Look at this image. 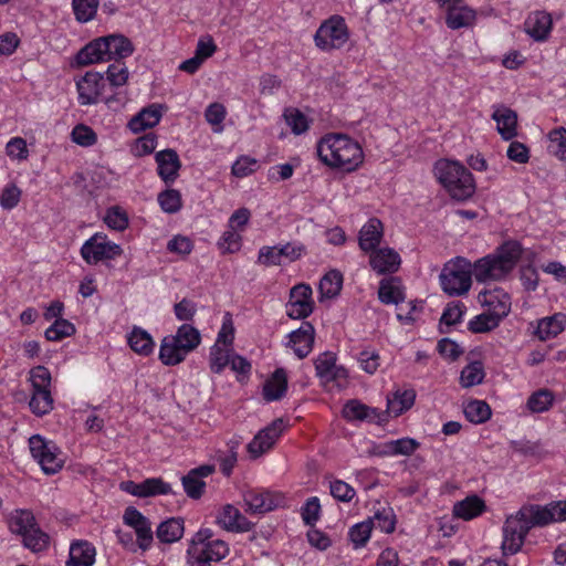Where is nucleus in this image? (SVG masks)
<instances>
[{"label":"nucleus","instance_id":"1","mask_svg":"<svg viewBox=\"0 0 566 566\" xmlns=\"http://www.w3.org/2000/svg\"><path fill=\"white\" fill-rule=\"evenodd\" d=\"M523 252L518 241L510 240L501 244L494 253L488 254L472 265L464 258H457L444 265L440 282L450 296L465 294L472 284V275L479 283L501 281L515 268Z\"/></svg>","mask_w":566,"mask_h":566},{"label":"nucleus","instance_id":"2","mask_svg":"<svg viewBox=\"0 0 566 566\" xmlns=\"http://www.w3.org/2000/svg\"><path fill=\"white\" fill-rule=\"evenodd\" d=\"M317 155L326 166L344 172L355 171L364 161L360 145L344 134H328L317 144Z\"/></svg>","mask_w":566,"mask_h":566},{"label":"nucleus","instance_id":"3","mask_svg":"<svg viewBox=\"0 0 566 566\" xmlns=\"http://www.w3.org/2000/svg\"><path fill=\"white\" fill-rule=\"evenodd\" d=\"M201 342L200 332L190 324L178 327L176 335L164 337L159 348V359L166 366H175L185 360L187 354Z\"/></svg>","mask_w":566,"mask_h":566},{"label":"nucleus","instance_id":"4","mask_svg":"<svg viewBox=\"0 0 566 566\" xmlns=\"http://www.w3.org/2000/svg\"><path fill=\"white\" fill-rule=\"evenodd\" d=\"M434 170L438 180L453 199L462 201L474 193L473 175L463 165L452 160H439Z\"/></svg>","mask_w":566,"mask_h":566},{"label":"nucleus","instance_id":"5","mask_svg":"<svg viewBox=\"0 0 566 566\" xmlns=\"http://www.w3.org/2000/svg\"><path fill=\"white\" fill-rule=\"evenodd\" d=\"M212 535L210 528L196 533L187 551L189 566H211V562H219L228 555V544L221 539L211 541Z\"/></svg>","mask_w":566,"mask_h":566},{"label":"nucleus","instance_id":"6","mask_svg":"<svg viewBox=\"0 0 566 566\" xmlns=\"http://www.w3.org/2000/svg\"><path fill=\"white\" fill-rule=\"evenodd\" d=\"M349 38L345 19L340 15H332L316 30L314 41L323 51L340 49Z\"/></svg>","mask_w":566,"mask_h":566},{"label":"nucleus","instance_id":"7","mask_svg":"<svg viewBox=\"0 0 566 566\" xmlns=\"http://www.w3.org/2000/svg\"><path fill=\"white\" fill-rule=\"evenodd\" d=\"M531 531L525 516L516 514L510 515L503 525L502 551L504 555H514L522 548L525 537Z\"/></svg>","mask_w":566,"mask_h":566},{"label":"nucleus","instance_id":"8","mask_svg":"<svg viewBox=\"0 0 566 566\" xmlns=\"http://www.w3.org/2000/svg\"><path fill=\"white\" fill-rule=\"evenodd\" d=\"M123 253L119 244L107 241L106 235L96 233L84 242L81 255L88 264H96L104 260H113Z\"/></svg>","mask_w":566,"mask_h":566},{"label":"nucleus","instance_id":"9","mask_svg":"<svg viewBox=\"0 0 566 566\" xmlns=\"http://www.w3.org/2000/svg\"><path fill=\"white\" fill-rule=\"evenodd\" d=\"M312 287L308 284L300 283L290 291V300L286 304L287 316L293 319H304L314 311L312 300Z\"/></svg>","mask_w":566,"mask_h":566},{"label":"nucleus","instance_id":"10","mask_svg":"<svg viewBox=\"0 0 566 566\" xmlns=\"http://www.w3.org/2000/svg\"><path fill=\"white\" fill-rule=\"evenodd\" d=\"M124 523L134 528L137 536L138 547L147 551L153 543L151 524L136 507H126L123 515Z\"/></svg>","mask_w":566,"mask_h":566},{"label":"nucleus","instance_id":"11","mask_svg":"<svg viewBox=\"0 0 566 566\" xmlns=\"http://www.w3.org/2000/svg\"><path fill=\"white\" fill-rule=\"evenodd\" d=\"M78 98L82 105H92L97 103L98 97L103 96L106 88V80L102 73L87 72L76 84Z\"/></svg>","mask_w":566,"mask_h":566},{"label":"nucleus","instance_id":"12","mask_svg":"<svg viewBox=\"0 0 566 566\" xmlns=\"http://www.w3.org/2000/svg\"><path fill=\"white\" fill-rule=\"evenodd\" d=\"M284 429L283 419H275L271 424L260 430L253 440L248 444V451L252 458H259L270 450Z\"/></svg>","mask_w":566,"mask_h":566},{"label":"nucleus","instance_id":"13","mask_svg":"<svg viewBox=\"0 0 566 566\" xmlns=\"http://www.w3.org/2000/svg\"><path fill=\"white\" fill-rule=\"evenodd\" d=\"M478 301L500 319L506 317L511 311V296L501 287L481 291Z\"/></svg>","mask_w":566,"mask_h":566},{"label":"nucleus","instance_id":"14","mask_svg":"<svg viewBox=\"0 0 566 566\" xmlns=\"http://www.w3.org/2000/svg\"><path fill=\"white\" fill-rule=\"evenodd\" d=\"M120 490L138 497H149L161 494H168L171 491L170 484L160 478H149L140 483L134 481H123Z\"/></svg>","mask_w":566,"mask_h":566},{"label":"nucleus","instance_id":"15","mask_svg":"<svg viewBox=\"0 0 566 566\" xmlns=\"http://www.w3.org/2000/svg\"><path fill=\"white\" fill-rule=\"evenodd\" d=\"M157 174L165 184H172L179 176L181 161L175 149L167 148L156 153Z\"/></svg>","mask_w":566,"mask_h":566},{"label":"nucleus","instance_id":"16","mask_svg":"<svg viewBox=\"0 0 566 566\" xmlns=\"http://www.w3.org/2000/svg\"><path fill=\"white\" fill-rule=\"evenodd\" d=\"M289 346L294 354L303 359L310 355L315 340V329L310 322H303L301 327L293 331L290 335Z\"/></svg>","mask_w":566,"mask_h":566},{"label":"nucleus","instance_id":"17","mask_svg":"<svg viewBox=\"0 0 566 566\" xmlns=\"http://www.w3.org/2000/svg\"><path fill=\"white\" fill-rule=\"evenodd\" d=\"M213 472L214 465L212 464H203L190 470L188 474L181 479L186 494L193 500L200 499L203 495L206 489V483L202 479L212 474Z\"/></svg>","mask_w":566,"mask_h":566},{"label":"nucleus","instance_id":"18","mask_svg":"<svg viewBox=\"0 0 566 566\" xmlns=\"http://www.w3.org/2000/svg\"><path fill=\"white\" fill-rule=\"evenodd\" d=\"M525 32L537 42H544L549 38L553 29L552 15L546 11L532 12L524 23Z\"/></svg>","mask_w":566,"mask_h":566},{"label":"nucleus","instance_id":"19","mask_svg":"<svg viewBox=\"0 0 566 566\" xmlns=\"http://www.w3.org/2000/svg\"><path fill=\"white\" fill-rule=\"evenodd\" d=\"M400 263V255L391 248L376 249L370 252L369 264L378 274L395 273Z\"/></svg>","mask_w":566,"mask_h":566},{"label":"nucleus","instance_id":"20","mask_svg":"<svg viewBox=\"0 0 566 566\" xmlns=\"http://www.w3.org/2000/svg\"><path fill=\"white\" fill-rule=\"evenodd\" d=\"M245 510L252 514H264L279 505L280 497L269 491H248L244 494Z\"/></svg>","mask_w":566,"mask_h":566},{"label":"nucleus","instance_id":"21","mask_svg":"<svg viewBox=\"0 0 566 566\" xmlns=\"http://www.w3.org/2000/svg\"><path fill=\"white\" fill-rule=\"evenodd\" d=\"M492 119L496 122L497 133L504 140H511L517 136V114L504 105L497 106Z\"/></svg>","mask_w":566,"mask_h":566},{"label":"nucleus","instance_id":"22","mask_svg":"<svg viewBox=\"0 0 566 566\" xmlns=\"http://www.w3.org/2000/svg\"><path fill=\"white\" fill-rule=\"evenodd\" d=\"M217 523L230 532H249L253 524L231 504L222 507L217 516Z\"/></svg>","mask_w":566,"mask_h":566},{"label":"nucleus","instance_id":"23","mask_svg":"<svg viewBox=\"0 0 566 566\" xmlns=\"http://www.w3.org/2000/svg\"><path fill=\"white\" fill-rule=\"evenodd\" d=\"M382 237V222L377 218H370L359 231V248L365 252H373L374 250L378 249Z\"/></svg>","mask_w":566,"mask_h":566},{"label":"nucleus","instance_id":"24","mask_svg":"<svg viewBox=\"0 0 566 566\" xmlns=\"http://www.w3.org/2000/svg\"><path fill=\"white\" fill-rule=\"evenodd\" d=\"M447 11L446 24L452 30L468 28L472 25L476 19V13L473 9L462 3H453L450 7H444Z\"/></svg>","mask_w":566,"mask_h":566},{"label":"nucleus","instance_id":"25","mask_svg":"<svg viewBox=\"0 0 566 566\" xmlns=\"http://www.w3.org/2000/svg\"><path fill=\"white\" fill-rule=\"evenodd\" d=\"M96 549L87 541H74L70 546L69 559L65 566H93L95 563Z\"/></svg>","mask_w":566,"mask_h":566},{"label":"nucleus","instance_id":"26","mask_svg":"<svg viewBox=\"0 0 566 566\" xmlns=\"http://www.w3.org/2000/svg\"><path fill=\"white\" fill-rule=\"evenodd\" d=\"M76 61L80 65L109 61L104 36L95 39L82 48L76 55Z\"/></svg>","mask_w":566,"mask_h":566},{"label":"nucleus","instance_id":"27","mask_svg":"<svg viewBox=\"0 0 566 566\" xmlns=\"http://www.w3.org/2000/svg\"><path fill=\"white\" fill-rule=\"evenodd\" d=\"M161 115V106L151 104L143 108L128 122V128L136 134L147 128H153L159 123Z\"/></svg>","mask_w":566,"mask_h":566},{"label":"nucleus","instance_id":"28","mask_svg":"<svg viewBox=\"0 0 566 566\" xmlns=\"http://www.w3.org/2000/svg\"><path fill=\"white\" fill-rule=\"evenodd\" d=\"M287 390V376L283 368H277L272 374L270 378H268L263 385V399L265 401H275L280 400L284 397Z\"/></svg>","mask_w":566,"mask_h":566},{"label":"nucleus","instance_id":"29","mask_svg":"<svg viewBox=\"0 0 566 566\" xmlns=\"http://www.w3.org/2000/svg\"><path fill=\"white\" fill-rule=\"evenodd\" d=\"M416 391L413 389H397L391 396H387V410L389 415L399 417L408 411L415 403Z\"/></svg>","mask_w":566,"mask_h":566},{"label":"nucleus","instance_id":"30","mask_svg":"<svg viewBox=\"0 0 566 566\" xmlns=\"http://www.w3.org/2000/svg\"><path fill=\"white\" fill-rule=\"evenodd\" d=\"M107 46V53L111 60H122L133 54L134 45L132 41L122 34H111L104 36Z\"/></svg>","mask_w":566,"mask_h":566},{"label":"nucleus","instance_id":"31","mask_svg":"<svg viewBox=\"0 0 566 566\" xmlns=\"http://www.w3.org/2000/svg\"><path fill=\"white\" fill-rule=\"evenodd\" d=\"M566 327V314L556 313L538 322L535 334L541 340H546L562 333Z\"/></svg>","mask_w":566,"mask_h":566},{"label":"nucleus","instance_id":"32","mask_svg":"<svg viewBox=\"0 0 566 566\" xmlns=\"http://www.w3.org/2000/svg\"><path fill=\"white\" fill-rule=\"evenodd\" d=\"M485 511L484 501L478 495H471L459 501L453 506V514L465 521L481 515Z\"/></svg>","mask_w":566,"mask_h":566},{"label":"nucleus","instance_id":"33","mask_svg":"<svg viewBox=\"0 0 566 566\" xmlns=\"http://www.w3.org/2000/svg\"><path fill=\"white\" fill-rule=\"evenodd\" d=\"M184 532V518L171 517L159 524L156 535L161 543L171 544L179 541L182 537Z\"/></svg>","mask_w":566,"mask_h":566},{"label":"nucleus","instance_id":"34","mask_svg":"<svg viewBox=\"0 0 566 566\" xmlns=\"http://www.w3.org/2000/svg\"><path fill=\"white\" fill-rule=\"evenodd\" d=\"M343 287V274L338 270L328 271L319 281V301L336 297Z\"/></svg>","mask_w":566,"mask_h":566},{"label":"nucleus","instance_id":"35","mask_svg":"<svg viewBox=\"0 0 566 566\" xmlns=\"http://www.w3.org/2000/svg\"><path fill=\"white\" fill-rule=\"evenodd\" d=\"M128 344L132 350L142 356H149L155 347V342L150 334L137 326L130 332Z\"/></svg>","mask_w":566,"mask_h":566},{"label":"nucleus","instance_id":"36","mask_svg":"<svg viewBox=\"0 0 566 566\" xmlns=\"http://www.w3.org/2000/svg\"><path fill=\"white\" fill-rule=\"evenodd\" d=\"M520 515L525 516L531 528L534 526H545L551 524V511L548 506L537 504L523 505L520 509Z\"/></svg>","mask_w":566,"mask_h":566},{"label":"nucleus","instance_id":"37","mask_svg":"<svg viewBox=\"0 0 566 566\" xmlns=\"http://www.w3.org/2000/svg\"><path fill=\"white\" fill-rule=\"evenodd\" d=\"M29 406L35 416L42 417L48 415L53 409V397L51 391L33 389Z\"/></svg>","mask_w":566,"mask_h":566},{"label":"nucleus","instance_id":"38","mask_svg":"<svg viewBox=\"0 0 566 566\" xmlns=\"http://www.w3.org/2000/svg\"><path fill=\"white\" fill-rule=\"evenodd\" d=\"M485 377L482 361L475 360L467 365L460 375V384L464 388L480 385Z\"/></svg>","mask_w":566,"mask_h":566},{"label":"nucleus","instance_id":"39","mask_svg":"<svg viewBox=\"0 0 566 566\" xmlns=\"http://www.w3.org/2000/svg\"><path fill=\"white\" fill-rule=\"evenodd\" d=\"M463 412L472 423H483L492 415L490 406L483 400H471L464 406Z\"/></svg>","mask_w":566,"mask_h":566},{"label":"nucleus","instance_id":"40","mask_svg":"<svg viewBox=\"0 0 566 566\" xmlns=\"http://www.w3.org/2000/svg\"><path fill=\"white\" fill-rule=\"evenodd\" d=\"M36 526L34 515L28 510H17L9 520L11 532L19 535L24 534Z\"/></svg>","mask_w":566,"mask_h":566},{"label":"nucleus","instance_id":"41","mask_svg":"<svg viewBox=\"0 0 566 566\" xmlns=\"http://www.w3.org/2000/svg\"><path fill=\"white\" fill-rule=\"evenodd\" d=\"M465 306L460 301L448 303L440 318V332H449V329H443V325L449 327L459 324L462 321Z\"/></svg>","mask_w":566,"mask_h":566},{"label":"nucleus","instance_id":"42","mask_svg":"<svg viewBox=\"0 0 566 566\" xmlns=\"http://www.w3.org/2000/svg\"><path fill=\"white\" fill-rule=\"evenodd\" d=\"M378 297L384 304H399L405 300L400 286L395 285L391 280H382L378 289Z\"/></svg>","mask_w":566,"mask_h":566},{"label":"nucleus","instance_id":"43","mask_svg":"<svg viewBox=\"0 0 566 566\" xmlns=\"http://www.w3.org/2000/svg\"><path fill=\"white\" fill-rule=\"evenodd\" d=\"M99 0H72L75 19L85 23L93 20L98 9Z\"/></svg>","mask_w":566,"mask_h":566},{"label":"nucleus","instance_id":"44","mask_svg":"<svg viewBox=\"0 0 566 566\" xmlns=\"http://www.w3.org/2000/svg\"><path fill=\"white\" fill-rule=\"evenodd\" d=\"M554 402V394L549 389H539L527 399V407L532 412L547 411Z\"/></svg>","mask_w":566,"mask_h":566},{"label":"nucleus","instance_id":"45","mask_svg":"<svg viewBox=\"0 0 566 566\" xmlns=\"http://www.w3.org/2000/svg\"><path fill=\"white\" fill-rule=\"evenodd\" d=\"M501 321L502 319L489 312L482 313L469 322L468 329L474 334L488 333L496 328Z\"/></svg>","mask_w":566,"mask_h":566},{"label":"nucleus","instance_id":"46","mask_svg":"<svg viewBox=\"0 0 566 566\" xmlns=\"http://www.w3.org/2000/svg\"><path fill=\"white\" fill-rule=\"evenodd\" d=\"M75 333V326L64 318H57L54 323L46 328L44 336L50 342H59L65 337L72 336Z\"/></svg>","mask_w":566,"mask_h":566},{"label":"nucleus","instance_id":"47","mask_svg":"<svg viewBox=\"0 0 566 566\" xmlns=\"http://www.w3.org/2000/svg\"><path fill=\"white\" fill-rule=\"evenodd\" d=\"M368 520H374V527L387 534L392 533L396 528V515L391 507L377 510Z\"/></svg>","mask_w":566,"mask_h":566},{"label":"nucleus","instance_id":"48","mask_svg":"<svg viewBox=\"0 0 566 566\" xmlns=\"http://www.w3.org/2000/svg\"><path fill=\"white\" fill-rule=\"evenodd\" d=\"M25 547L32 552H41L49 544V535L42 532L38 525L21 535Z\"/></svg>","mask_w":566,"mask_h":566},{"label":"nucleus","instance_id":"49","mask_svg":"<svg viewBox=\"0 0 566 566\" xmlns=\"http://www.w3.org/2000/svg\"><path fill=\"white\" fill-rule=\"evenodd\" d=\"M374 528V520H367L355 524L349 530V538L356 548L366 545L370 537L371 530Z\"/></svg>","mask_w":566,"mask_h":566},{"label":"nucleus","instance_id":"50","mask_svg":"<svg viewBox=\"0 0 566 566\" xmlns=\"http://www.w3.org/2000/svg\"><path fill=\"white\" fill-rule=\"evenodd\" d=\"M160 208L167 213H176L182 207L181 193L177 189H166L158 195Z\"/></svg>","mask_w":566,"mask_h":566},{"label":"nucleus","instance_id":"51","mask_svg":"<svg viewBox=\"0 0 566 566\" xmlns=\"http://www.w3.org/2000/svg\"><path fill=\"white\" fill-rule=\"evenodd\" d=\"M284 117L287 125L291 127L295 135L305 133L310 127L307 117L297 108H286L284 112Z\"/></svg>","mask_w":566,"mask_h":566},{"label":"nucleus","instance_id":"52","mask_svg":"<svg viewBox=\"0 0 566 566\" xmlns=\"http://www.w3.org/2000/svg\"><path fill=\"white\" fill-rule=\"evenodd\" d=\"M128 75V70L123 63L111 64L106 70L105 80L112 88H117L127 83Z\"/></svg>","mask_w":566,"mask_h":566},{"label":"nucleus","instance_id":"53","mask_svg":"<svg viewBox=\"0 0 566 566\" xmlns=\"http://www.w3.org/2000/svg\"><path fill=\"white\" fill-rule=\"evenodd\" d=\"M549 151L562 160H566V129L556 128L549 133Z\"/></svg>","mask_w":566,"mask_h":566},{"label":"nucleus","instance_id":"54","mask_svg":"<svg viewBox=\"0 0 566 566\" xmlns=\"http://www.w3.org/2000/svg\"><path fill=\"white\" fill-rule=\"evenodd\" d=\"M316 375L324 381L331 375L334 366L336 365V356L331 352L322 353L314 360Z\"/></svg>","mask_w":566,"mask_h":566},{"label":"nucleus","instance_id":"55","mask_svg":"<svg viewBox=\"0 0 566 566\" xmlns=\"http://www.w3.org/2000/svg\"><path fill=\"white\" fill-rule=\"evenodd\" d=\"M105 223L114 230L123 231L128 227V216L119 207H112L104 218Z\"/></svg>","mask_w":566,"mask_h":566},{"label":"nucleus","instance_id":"56","mask_svg":"<svg viewBox=\"0 0 566 566\" xmlns=\"http://www.w3.org/2000/svg\"><path fill=\"white\" fill-rule=\"evenodd\" d=\"M45 474H54L63 467V460L59 457L57 448L53 444L50 450L44 453L43 459L39 463Z\"/></svg>","mask_w":566,"mask_h":566},{"label":"nucleus","instance_id":"57","mask_svg":"<svg viewBox=\"0 0 566 566\" xmlns=\"http://www.w3.org/2000/svg\"><path fill=\"white\" fill-rule=\"evenodd\" d=\"M370 411L367 405L359 400L353 399L347 401L343 408V417L347 420H365L368 418L367 412Z\"/></svg>","mask_w":566,"mask_h":566},{"label":"nucleus","instance_id":"58","mask_svg":"<svg viewBox=\"0 0 566 566\" xmlns=\"http://www.w3.org/2000/svg\"><path fill=\"white\" fill-rule=\"evenodd\" d=\"M72 140L80 146L90 147L96 143L97 136L91 127L78 124L72 130Z\"/></svg>","mask_w":566,"mask_h":566},{"label":"nucleus","instance_id":"59","mask_svg":"<svg viewBox=\"0 0 566 566\" xmlns=\"http://www.w3.org/2000/svg\"><path fill=\"white\" fill-rule=\"evenodd\" d=\"M230 363L229 354L226 349L214 344L210 349V369L214 374H220Z\"/></svg>","mask_w":566,"mask_h":566},{"label":"nucleus","instance_id":"60","mask_svg":"<svg viewBox=\"0 0 566 566\" xmlns=\"http://www.w3.org/2000/svg\"><path fill=\"white\" fill-rule=\"evenodd\" d=\"M302 518L308 526H314L319 520L321 504L316 496L310 497L302 507Z\"/></svg>","mask_w":566,"mask_h":566},{"label":"nucleus","instance_id":"61","mask_svg":"<svg viewBox=\"0 0 566 566\" xmlns=\"http://www.w3.org/2000/svg\"><path fill=\"white\" fill-rule=\"evenodd\" d=\"M30 379L33 389L50 390L51 373L46 367H33L30 371Z\"/></svg>","mask_w":566,"mask_h":566},{"label":"nucleus","instance_id":"62","mask_svg":"<svg viewBox=\"0 0 566 566\" xmlns=\"http://www.w3.org/2000/svg\"><path fill=\"white\" fill-rule=\"evenodd\" d=\"M21 198V190L14 184L7 185L0 193V206L11 210L18 206Z\"/></svg>","mask_w":566,"mask_h":566},{"label":"nucleus","instance_id":"63","mask_svg":"<svg viewBox=\"0 0 566 566\" xmlns=\"http://www.w3.org/2000/svg\"><path fill=\"white\" fill-rule=\"evenodd\" d=\"M419 447L420 443L412 438H401L388 443V448L392 454L401 455H411Z\"/></svg>","mask_w":566,"mask_h":566},{"label":"nucleus","instance_id":"64","mask_svg":"<svg viewBox=\"0 0 566 566\" xmlns=\"http://www.w3.org/2000/svg\"><path fill=\"white\" fill-rule=\"evenodd\" d=\"M329 490L332 496L340 502H349L356 495L354 488L342 480L331 482Z\"/></svg>","mask_w":566,"mask_h":566}]
</instances>
